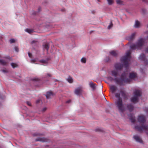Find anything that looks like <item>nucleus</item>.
I'll return each instance as SVG.
<instances>
[{
	"mask_svg": "<svg viewBox=\"0 0 148 148\" xmlns=\"http://www.w3.org/2000/svg\"><path fill=\"white\" fill-rule=\"evenodd\" d=\"M8 62V61H5L3 59H0V64L3 65H6Z\"/></svg>",
	"mask_w": 148,
	"mask_h": 148,
	"instance_id": "dca6fc26",
	"label": "nucleus"
},
{
	"mask_svg": "<svg viewBox=\"0 0 148 148\" xmlns=\"http://www.w3.org/2000/svg\"><path fill=\"white\" fill-rule=\"evenodd\" d=\"M32 13L33 14H36V12L34 11H32Z\"/></svg>",
	"mask_w": 148,
	"mask_h": 148,
	"instance_id": "a19ab883",
	"label": "nucleus"
},
{
	"mask_svg": "<svg viewBox=\"0 0 148 148\" xmlns=\"http://www.w3.org/2000/svg\"><path fill=\"white\" fill-rule=\"evenodd\" d=\"M139 59L142 61H144L145 64H148V61L146 59L145 56L144 54L142 53L140 55Z\"/></svg>",
	"mask_w": 148,
	"mask_h": 148,
	"instance_id": "1a4fd4ad",
	"label": "nucleus"
},
{
	"mask_svg": "<svg viewBox=\"0 0 148 148\" xmlns=\"http://www.w3.org/2000/svg\"><path fill=\"white\" fill-rule=\"evenodd\" d=\"M116 2L119 5H122L123 4V2L121 0H116Z\"/></svg>",
	"mask_w": 148,
	"mask_h": 148,
	"instance_id": "bb28decb",
	"label": "nucleus"
},
{
	"mask_svg": "<svg viewBox=\"0 0 148 148\" xmlns=\"http://www.w3.org/2000/svg\"><path fill=\"white\" fill-rule=\"evenodd\" d=\"M145 38H140L136 42L135 44H133L131 45L130 48L133 50L141 49L145 43Z\"/></svg>",
	"mask_w": 148,
	"mask_h": 148,
	"instance_id": "20e7f679",
	"label": "nucleus"
},
{
	"mask_svg": "<svg viewBox=\"0 0 148 148\" xmlns=\"http://www.w3.org/2000/svg\"><path fill=\"white\" fill-rule=\"evenodd\" d=\"M38 11H39L41 10V8H38Z\"/></svg>",
	"mask_w": 148,
	"mask_h": 148,
	"instance_id": "de8ad7c7",
	"label": "nucleus"
},
{
	"mask_svg": "<svg viewBox=\"0 0 148 148\" xmlns=\"http://www.w3.org/2000/svg\"><path fill=\"white\" fill-rule=\"evenodd\" d=\"M82 92V86L78 87L76 88L75 90V93L77 95H81Z\"/></svg>",
	"mask_w": 148,
	"mask_h": 148,
	"instance_id": "9d476101",
	"label": "nucleus"
},
{
	"mask_svg": "<svg viewBox=\"0 0 148 148\" xmlns=\"http://www.w3.org/2000/svg\"><path fill=\"white\" fill-rule=\"evenodd\" d=\"M47 109V108L46 107H44L42 109V112H45V111Z\"/></svg>",
	"mask_w": 148,
	"mask_h": 148,
	"instance_id": "e433bc0d",
	"label": "nucleus"
},
{
	"mask_svg": "<svg viewBox=\"0 0 148 148\" xmlns=\"http://www.w3.org/2000/svg\"><path fill=\"white\" fill-rule=\"evenodd\" d=\"M109 60H110L109 58L108 57H106V58L105 59V60L106 62L109 61Z\"/></svg>",
	"mask_w": 148,
	"mask_h": 148,
	"instance_id": "c9c22d12",
	"label": "nucleus"
},
{
	"mask_svg": "<svg viewBox=\"0 0 148 148\" xmlns=\"http://www.w3.org/2000/svg\"><path fill=\"white\" fill-rule=\"evenodd\" d=\"M51 75L50 74H49V73H47V75L46 76V77H51Z\"/></svg>",
	"mask_w": 148,
	"mask_h": 148,
	"instance_id": "58836bf2",
	"label": "nucleus"
},
{
	"mask_svg": "<svg viewBox=\"0 0 148 148\" xmlns=\"http://www.w3.org/2000/svg\"><path fill=\"white\" fill-rule=\"evenodd\" d=\"M134 96L132 97L131 101L134 103H136L138 102V97L141 95V92L138 90H135L134 92Z\"/></svg>",
	"mask_w": 148,
	"mask_h": 148,
	"instance_id": "423d86ee",
	"label": "nucleus"
},
{
	"mask_svg": "<svg viewBox=\"0 0 148 148\" xmlns=\"http://www.w3.org/2000/svg\"><path fill=\"white\" fill-rule=\"evenodd\" d=\"M36 141H39L41 142H47L48 141L47 139L44 137H39L37 138L36 140Z\"/></svg>",
	"mask_w": 148,
	"mask_h": 148,
	"instance_id": "9b49d317",
	"label": "nucleus"
},
{
	"mask_svg": "<svg viewBox=\"0 0 148 148\" xmlns=\"http://www.w3.org/2000/svg\"><path fill=\"white\" fill-rule=\"evenodd\" d=\"M138 120L140 124V126H136L135 128L140 132L145 131L147 133H148L147 132L148 131V125L146 126L144 124L146 121L145 116L143 115H139L138 116Z\"/></svg>",
	"mask_w": 148,
	"mask_h": 148,
	"instance_id": "7ed1b4c3",
	"label": "nucleus"
},
{
	"mask_svg": "<svg viewBox=\"0 0 148 148\" xmlns=\"http://www.w3.org/2000/svg\"><path fill=\"white\" fill-rule=\"evenodd\" d=\"M89 85L90 87L93 90H95L96 87V85L94 84L92 82H90L89 83Z\"/></svg>",
	"mask_w": 148,
	"mask_h": 148,
	"instance_id": "2eb2a0df",
	"label": "nucleus"
},
{
	"mask_svg": "<svg viewBox=\"0 0 148 148\" xmlns=\"http://www.w3.org/2000/svg\"><path fill=\"white\" fill-rule=\"evenodd\" d=\"M43 47L44 49H46L47 51L49 49V47L48 43H45L43 45Z\"/></svg>",
	"mask_w": 148,
	"mask_h": 148,
	"instance_id": "412c9836",
	"label": "nucleus"
},
{
	"mask_svg": "<svg viewBox=\"0 0 148 148\" xmlns=\"http://www.w3.org/2000/svg\"><path fill=\"white\" fill-rule=\"evenodd\" d=\"M28 55L29 57L30 58H31L32 57V54L31 53H30V52H28Z\"/></svg>",
	"mask_w": 148,
	"mask_h": 148,
	"instance_id": "4c0bfd02",
	"label": "nucleus"
},
{
	"mask_svg": "<svg viewBox=\"0 0 148 148\" xmlns=\"http://www.w3.org/2000/svg\"><path fill=\"white\" fill-rule=\"evenodd\" d=\"M48 60V59H47L45 60H39L38 59L36 58L35 59H32L31 62L32 63L36 64H38L40 63L43 65H45L47 64Z\"/></svg>",
	"mask_w": 148,
	"mask_h": 148,
	"instance_id": "6e6552de",
	"label": "nucleus"
},
{
	"mask_svg": "<svg viewBox=\"0 0 148 148\" xmlns=\"http://www.w3.org/2000/svg\"><path fill=\"white\" fill-rule=\"evenodd\" d=\"M134 139L137 142L140 143H142V141L141 138L138 135H135L134 136Z\"/></svg>",
	"mask_w": 148,
	"mask_h": 148,
	"instance_id": "4468645a",
	"label": "nucleus"
},
{
	"mask_svg": "<svg viewBox=\"0 0 148 148\" xmlns=\"http://www.w3.org/2000/svg\"><path fill=\"white\" fill-rule=\"evenodd\" d=\"M34 80H35L36 81H38L39 80V79L38 78H36L34 79Z\"/></svg>",
	"mask_w": 148,
	"mask_h": 148,
	"instance_id": "49530a36",
	"label": "nucleus"
},
{
	"mask_svg": "<svg viewBox=\"0 0 148 148\" xmlns=\"http://www.w3.org/2000/svg\"><path fill=\"white\" fill-rule=\"evenodd\" d=\"M136 34V33L135 32L132 33L130 35L127 37V39L129 41H131L133 40L134 38V37Z\"/></svg>",
	"mask_w": 148,
	"mask_h": 148,
	"instance_id": "ddd939ff",
	"label": "nucleus"
},
{
	"mask_svg": "<svg viewBox=\"0 0 148 148\" xmlns=\"http://www.w3.org/2000/svg\"><path fill=\"white\" fill-rule=\"evenodd\" d=\"M95 130L96 131H101V130L99 128H97L95 129Z\"/></svg>",
	"mask_w": 148,
	"mask_h": 148,
	"instance_id": "ea45409f",
	"label": "nucleus"
},
{
	"mask_svg": "<svg viewBox=\"0 0 148 148\" xmlns=\"http://www.w3.org/2000/svg\"><path fill=\"white\" fill-rule=\"evenodd\" d=\"M64 10H65V9H63L62 10V11H64Z\"/></svg>",
	"mask_w": 148,
	"mask_h": 148,
	"instance_id": "09e8293b",
	"label": "nucleus"
},
{
	"mask_svg": "<svg viewBox=\"0 0 148 148\" xmlns=\"http://www.w3.org/2000/svg\"><path fill=\"white\" fill-rule=\"evenodd\" d=\"M115 69L111 70L110 74L114 78L111 77H108V79L110 81H113L116 84L119 85H124V82H128L129 79L126 78V76H124L125 72H124L121 75L120 73L123 67V65L120 63H115L114 65Z\"/></svg>",
	"mask_w": 148,
	"mask_h": 148,
	"instance_id": "f257e3e1",
	"label": "nucleus"
},
{
	"mask_svg": "<svg viewBox=\"0 0 148 148\" xmlns=\"http://www.w3.org/2000/svg\"><path fill=\"white\" fill-rule=\"evenodd\" d=\"M10 41L11 43H12L15 42V40L14 39H11L10 40Z\"/></svg>",
	"mask_w": 148,
	"mask_h": 148,
	"instance_id": "2f4dec72",
	"label": "nucleus"
},
{
	"mask_svg": "<svg viewBox=\"0 0 148 148\" xmlns=\"http://www.w3.org/2000/svg\"><path fill=\"white\" fill-rule=\"evenodd\" d=\"M127 106L128 109L130 111H131L133 110L134 107L132 104H128L127 105Z\"/></svg>",
	"mask_w": 148,
	"mask_h": 148,
	"instance_id": "aec40b11",
	"label": "nucleus"
},
{
	"mask_svg": "<svg viewBox=\"0 0 148 148\" xmlns=\"http://www.w3.org/2000/svg\"><path fill=\"white\" fill-rule=\"evenodd\" d=\"M130 119L131 121L133 123L135 121V117L133 116H130Z\"/></svg>",
	"mask_w": 148,
	"mask_h": 148,
	"instance_id": "b1692460",
	"label": "nucleus"
},
{
	"mask_svg": "<svg viewBox=\"0 0 148 148\" xmlns=\"http://www.w3.org/2000/svg\"><path fill=\"white\" fill-rule=\"evenodd\" d=\"M124 98L125 97L126 95L123 91H121L120 93H115V97L117 99L115 101V104L120 112H123L125 110L124 105L123 103V101L121 98L120 97V95Z\"/></svg>",
	"mask_w": 148,
	"mask_h": 148,
	"instance_id": "f03ea898",
	"label": "nucleus"
},
{
	"mask_svg": "<svg viewBox=\"0 0 148 148\" xmlns=\"http://www.w3.org/2000/svg\"><path fill=\"white\" fill-rule=\"evenodd\" d=\"M141 25L140 23V22L138 21H135L134 27L135 28H138Z\"/></svg>",
	"mask_w": 148,
	"mask_h": 148,
	"instance_id": "f3484780",
	"label": "nucleus"
},
{
	"mask_svg": "<svg viewBox=\"0 0 148 148\" xmlns=\"http://www.w3.org/2000/svg\"><path fill=\"white\" fill-rule=\"evenodd\" d=\"M2 71L4 73H7L8 71V70L6 69L2 70Z\"/></svg>",
	"mask_w": 148,
	"mask_h": 148,
	"instance_id": "72a5a7b5",
	"label": "nucleus"
},
{
	"mask_svg": "<svg viewBox=\"0 0 148 148\" xmlns=\"http://www.w3.org/2000/svg\"><path fill=\"white\" fill-rule=\"evenodd\" d=\"M25 31L29 34H31L33 32V30L29 29H25Z\"/></svg>",
	"mask_w": 148,
	"mask_h": 148,
	"instance_id": "5701e85b",
	"label": "nucleus"
},
{
	"mask_svg": "<svg viewBox=\"0 0 148 148\" xmlns=\"http://www.w3.org/2000/svg\"><path fill=\"white\" fill-rule=\"evenodd\" d=\"M71 101L70 100H69L68 101H66V103H69L70 102H71Z\"/></svg>",
	"mask_w": 148,
	"mask_h": 148,
	"instance_id": "a18cd8bd",
	"label": "nucleus"
},
{
	"mask_svg": "<svg viewBox=\"0 0 148 148\" xmlns=\"http://www.w3.org/2000/svg\"><path fill=\"white\" fill-rule=\"evenodd\" d=\"M112 23H111L108 26V29H110L112 27Z\"/></svg>",
	"mask_w": 148,
	"mask_h": 148,
	"instance_id": "c756f323",
	"label": "nucleus"
},
{
	"mask_svg": "<svg viewBox=\"0 0 148 148\" xmlns=\"http://www.w3.org/2000/svg\"><path fill=\"white\" fill-rule=\"evenodd\" d=\"M145 52L146 53H148V48H146L145 50Z\"/></svg>",
	"mask_w": 148,
	"mask_h": 148,
	"instance_id": "c03bdc74",
	"label": "nucleus"
},
{
	"mask_svg": "<svg viewBox=\"0 0 148 148\" xmlns=\"http://www.w3.org/2000/svg\"><path fill=\"white\" fill-rule=\"evenodd\" d=\"M108 4L111 5L113 3V0H107Z\"/></svg>",
	"mask_w": 148,
	"mask_h": 148,
	"instance_id": "cd10ccee",
	"label": "nucleus"
},
{
	"mask_svg": "<svg viewBox=\"0 0 148 148\" xmlns=\"http://www.w3.org/2000/svg\"><path fill=\"white\" fill-rule=\"evenodd\" d=\"M144 110L147 113H148V107H146L144 108Z\"/></svg>",
	"mask_w": 148,
	"mask_h": 148,
	"instance_id": "7c9ffc66",
	"label": "nucleus"
},
{
	"mask_svg": "<svg viewBox=\"0 0 148 148\" xmlns=\"http://www.w3.org/2000/svg\"><path fill=\"white\" fill-rule=\"evenodd\" d=\"M147 134L148 135V133H147Z\"/></svg>",
	"mask_w": 148,
	"mask_h": 148,
	"instance_id": "8fccbe9b",
	"label": "nucleus"
},
{
	"mask_svg": "<svg viewBox=\"0 0 148 148\" xmlns=\"http://www.w3.org/2000/svg\"><path fill=\"white\" fill-rule=\"evenodd\" d=\"M37 41L36 40H33L32 42V44H33L34 43H35Z\"/></svg>",
	"mask_w": 148,
	"mask_h": 148,
	"instance_id": "79ce46f5",
	"label": "nucleus"
},
{
	"mask_svg": "<svg viewBox=\"0 0 148 148\" xmlns=\"http://www.w3.org/2000/svg\"><path fill=\"white\" fill-rule=\"evenodd\" d=\"M131 51L130 50L128 51L126 53L125 55L121 59V62L125 66L126 69H127L130 60Z\"/></svg>",
	"mask_w": 148,
	"mask_h": 148,
	"instance_id": "39448f33",
	"label": "nucleus"
},
{
	"mask_svg": "<svg viewBox=\"0 0 148 148\" xmlns=\"http://www.w3.org/2000/svg\"><path fill=\"white\" fill-rule=\"evenodd\" d=\"M14 49L15 50V51L17 52H18V51H19V49H18V47L17 46H15V47H14Z\"/></svg>",
	"mask_w": 148,
	"mask_h": 148,
	"instance_id": "473e14b6",
	"label": "nucleus"
},
{
	"mask_svg": "<svg viewBox=\"0 0 148 148\" xmlns=\"http://www.w3.org/2000/svg\"><path fill=\"white\" fill-rule=\"evenodd\" d=\"M86 58H82L81 59V62L82 63H85L86 62Z\"/></svg>",
	"mask_w": 148,
	"mask_h": 148,
	"instance_id": "a878e982",
	"label": "nucleus"
},
{
	"mask_svg": "<svg viewBox=\"0 0 148 148\" xmlns=\"http://www.w3.org/2000/svg\"><path fill=\"white\" fill-rule=\"evenodd\" d=\"M110 88L112 93H114L117 89V87L114 85H110Z\"/></svg>",
	"mask_w": 148,
	"mask_h": 148,
	"instance_id": "f8f14e48",
	"label": "nucleus"
},
{
	"mask_svg": "<svg viewBox=\"0 0 148 148\" xmlns=\"http://www.w3.org/2000/svg\"><path fill=\"white\" fill-rule=\"evenodd\" d=\"M110 55L114 56H116L118 54V52L116 51H112L110 52Z\"/></svg>",
	"mask_w": 148,
	"mask_h": 148,
	"instance_id": "a211bd4d",
	"label": "nucleus"
},
{
	"mask_svg": "<svg viewBox=\"0 0 148 148\" xmlns=\"http://www.w3.org/2000/svg\"><path fill=\"white\" fill-rule=\"evenodd\" d=\"M146 10L145 9H142L141 10V12L143 14H145L146 13Z\"/></svg>",
	"mask_w": 148,
	"mask_h": 148,
	"instance_id": "c85d7f7f",
	"label": "nucleus"
},
{
	"mask_svg": "<svg viewBox=\"0 0 148 148\" xmlns=\"http://www.w3.org/2000/svg\"><path fill=\"white\" fill-rule=\"evenodd\" d=\"M67 81L70 83H72L73 82V78L71 77H69L67 79Z\"/></svg>",
	"mask_w": 148,
	"mask_h": 148,
	"instance_id": "4be33fe9",
	"label": "nucleus"
},
{
	"mask_svg": "<svg viewBox=\"0 0 148 148\" xmlns=\"http://www.w3.org/2000/svg\"><path fill=\"white\" fill-rule=\"evenodd\" d=\"M26 103L29 106H31V104L30 102L27 101L26 102Z\"/></svg>",
	"mask_w": 148,
	"mask_h": 148,
	"instance_id": "f704fd0d",
	"label": "nucleus"
},
{
	"mask_svg": "<svg viewBox=\"0 0 148 148\" xmlns=\"http://www.w3.org/2000/svg\"><path fill=\"white\" fill-rule=\"evenodd\" d=\"M11 65L13 68H14L18 66V65L15 63H12L11 64Z\"/></svg>",
	"mask_w": 148,
	"mask_h": 148,
	"instance_id": "393cba45",
	"label": "nucleus"
},
{
	"mask_svg": "<svg viewBox=\"0 0 148 148\" xmlns=\"http://www.w3.org/2000/svg\"><path fill=\"white\" fill-rule=\"evenodd\" d=\"M53 95V93L51 92H47L46 95V97L47 99H49Z\"/></svg>",
	"mask_w": 148,
	"mask_h": 148,
	"instance_id": "6ab92c4d",
	"label": "nucleus"
},
{
	"mask_svg": "<svg viewBox=\"0 0 148 148\" xmlns=\"http://www.w3.org/2000/svg\"><path fill=\"white\" fill-rule=\"evenodd\" d=\"M40 101V99H38L36 101V103H39Z\"/></svg>",
	"mask_w": 148,
	"mask_h": 148,
	"instance_id": "37998d69",
	"label": "nucleus"
},
{
	"mask_svg": "<svg viewBox=\"0 0 148 148\" xmlns=\"http://www.w3.org/2000/svg\"><path fill=\"white\" fill-rule=\"evenodd\" d=\"M124 76H126V78L129 80L128 82H124V84L125 83H127L130 82L131 80L134 79L136 78L137 76L136 73L134 72L131 73H129V78H128V73L127 72H125V73L124 74Z\"/></svg>",
	"mask_w": 148,
	"mask_h": 148,
	"instance_id": "0eeeda50",
	"label": "nucleus"
}]
</instances>
